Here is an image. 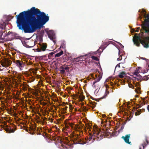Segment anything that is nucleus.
<instances>
[{
    "instance_id": "obj_1",
    "label": "nucleus",
    "mask_w": 149,
    "mask_h": 149,
    "mask_svg": "<svg viewBox=\"0 0 149 149\" xmlns=\"http://www.w3.org/2000/svg\"><path fill=\"white\" fill-rule=\"evenodd\" d=\"M19 29L25 33H31L40 29L49 19L48 16L34 7L24 11L15 16Z\"/></svg>"
},
{
    "instance_id": "obj_2",
    "label": "nucleus",
    "mask_w": 149,
    "mask_h": 149,
    "mask_svg": "<svg viewBox=\"0 0 149 149\" xmlns=\"http://www.w3.org/2000/svg\"><path fill=\"white\" fill-rule=\"evenodd\" d=\"M143 12V16L145 18L144 22H142L141 25L143 30L145 33V36H141L137 35L136 34L134 36V38L133 39V41L134 45L137 47L139 46L140 43H141L144 47L146 48L149 47V15H146V11Z\"/></svg>"
},
{
    "instance_id": "obj_3",
    "label": "nucleus",
    "mask_w": 149,
    "mask_h": 149,
    "mask_svg": "<svg viewBox=\"0 0 149 149\" xmlns=\"http://www.w3.org/2000/svg\"><path fill=\"white\" fill-rule=\"evenodd\" d=\"M47 44L46 43L41 42L38 45V48L36 49L38 52H44L46 50Z\"/></svg>"
},
{
    "instance_id": "obj_4",
    "label": "nucleus",
    "mask_w": 149,
    "mask_h": 149,
    "mask_svg": "<svg viewBox=\"0 0 149 149\" xmlns=\"http://www.w3.org/2000/svg\"><path fill=\"white\" fill-rule=\"evenodd\" d=\"M96 131L95 133H96V139L97 141H99L102 139V132L101 131V129L97 127L96 128Z\"/></svg>"
},
{
    "instance_id": "obj_5",
    "label": "nucleus",
    "mask_w": 149,
    "mask_h": 149,
    "mask_svg": "<svg viewBox=\"0 0 149 149\" xmlns=\"http://www.w3.org/2000/svg\"><path fill=\"white\" fill-rule=\"evenodd\" d=\"M12 61L8 58H5L1 61V64L3 67L6 68L11 64Z\"/></svg>"
},
{
    "instance_id": "obj_6",
    "label": "nucleus",
    "mask_w": 149,
    "mask_h": 149,
    "mask_svg": "<svg viewBox=\"0 0 149 149\" xmlns=\"http://www.w3.org/2000/svg\"><path fill=\"white\" fill-rule=\"evenodd\" d=\"M24 46L27 48H31L35 45V41L33 40H30L22 43Z\"/></svg>"
},
{
    "instance_id": "obj_7",
    "label": "nucleus",
    "mask_w": 149,
    "mask_h": 149,
    "mask_svg": "<svg viewBox=\"0 0 149 149\" xmlns=\"http://www.w3.org/2000/svg\"><path fill=\"white\" fill-rule=\"evenodd\" d=\"M48 37L54 43H55L56 41L55 40V35L53 31L49 30L47 31Z\"/></svg>"
},
{
    "instance_id": "obj_8",
    "label": "nucleus",
    "mask_w": 149,
    "mask_h": 149,
    "mask_svg": "<svg viewBox=\"0 0 149 149\" xmlns=\"http://www.w3.org/2000/svg\"><path fill=\"white\" fill-rule=\"evenodd\" d=\"M73 142V143L74 144H84L85 143L84 140L81 139L78 136H76L74 137Z\"/></svg>"
},
{
    "instance_id": "obj_9",
    "label": "nucleus",
    "mask_w": 149,
    "mask_h": 149,
    "mask_svg": "<svg viewBox=\"0 0 149 149\" xmlns=\"http://www.w3.org/2000/svg\"><path fill=\"white\" fill-rule=\"evenodd\" d=\"M70 68L68 65L65 64L62 65L59 68V70L60 71V73L62 74H64L65 73V70H69Z\"/></svg>"
},
{
    "instance_id": "obj_10",
    "label": "nucleus",
    "mask_w": 149,
    "mask_h": 149,
    "mask_svg": "<svg viewBox=\"0 0 149 149\" xmlns=\"http://www.w3.org/2000/svg\"><path fill=\"white\" fill-rule=\"evenodd\" d=\"M15 63L17 66L21 70H22L24 65V63L23 61L19 60H17L15 61Z\"/></svg>"
},
{
    "instance_id": "obj_11",
    "label": "nucleus",
    "mask_w": 149,
    "mask_h": 149,
    "mask_svg": "<svg viewBox=\"0 0 149 149\" xmlns=\"http://www.w3.org/2000/svg\"><path fill=\"white\" fill-rule=\"evenodd\" d=\"M130 134H128L125 135V136H123L121 138L125 142L129 144H131V142L129 141V139L130 138Z\"/></svg>"
},
{
    "instance_id": "obj_12",
    "label": "nucleus",
    "mask_w": 149,
    "mask_h": 149,
    "mask_svg": "<svg viewBox=\"0 0 149 149\" xmlns=\"http://www.w3.org/2000/svg\"><path fill=\"white\" fill-rule=\"evenodd\" d=\"M91 56V55L90 53L84 55L83 56H79V57H81L80 61H83L86 59V58H89Z\"/></svg>"
},
{
    "instance_id": "obj_13",
    "label": "nucleus",
    "mask_w": 149,
    "mask_h": 149,
    "mask_svg": "<svg viewBox=\"0 0 149 149\" xmlns=\"http://www.w3.org/2000/svg\"><path fill=\"white\" fill-rule=\"evenodd\" d=\"M29 87V85L26 83L22 85V88H23L24 90L25 91H27L28 88Z\"/></svg>"
},
{
    "instance_id": "obj_14",
    "label": "nucleus",
    "mask_w": 149,
    "mask_h": 149,
    "mask_svg": "<svg viewBox=\"0 0 149 149\" xmlns=\"http://www.w3.org/2000/svg\"><path fill=\"white\" fill-rule=\"evenodd\" d=\"M3 33L4 32L2 30L0 31V39L4 40L5 39V34H4L3 36H2Z\"/></svg>"
},
{
    "instance_id": "obj_15",
    "label": "nucleus",
    "mask_w": 149,
    "mask_h": 149,
    "mask_svg": "<svg viewBox=\"0 0 149 149\" xmlns=\"http://www.w3.org/2000/svg\"><path fill=\"white\" fill-rule=\"evenodd\" d=\"M63 53V51H61V52L58 53L55 55V57H59L62 55Z\"/></svg>"
},
{
    "instance_id": "obj_16",
    "label": "nucleus",
    "mask_w": 149,
    "mask_h": 149,
    "mask_svg": "<svg viewBox=\"0 0 149 149\" xmlns=\"http://www.w3.org/2000/svg\"><path fill=\"white\" fill-rule=\"evenodd\" d=\"M81 57H78L77 58H74L73 59V61L74 62H79L80 61L81 59H80V58H81Z\"/></svg>"
},
{
    "instance_id": "obj_17",
    "label": "nucleus",
    "mask_w": 149,
    "mask_h": 149,
    "mask_svg": "<svg viewBox=\"0 0 149 149\" xmlns=\"http://www.w3.org/2000/svg\"><path fill=\"white\" fill-rule=\"evenodd\" d=\"M10 35H11L12 36H14V34L13 33L10 31H9L7 33H5V37L6 36H9Z\"/></svg>"
},
{
    "instance_id": "obj_18",
    "label": "nucleus",
    "mask_w": 149,
    "mask_h": 149,
    "mask_svg": "<svg viewBox=\"0 0 149 149\" xmlns=\"http://www.w3.org/2000/svg\"><path fill=\"white\" fill-rule=\"evenodd\" d=\"M95 103H96L95 102L91 101L90 103L91 104L90 107L93 108H94L95 107Z\"/></svg>"
},
{
    "instance_id": "obj_19",
    "label": "nucleus",
    "mask_w": 149,
    "mask_h": 149,
    "mask_svg": "<svg viewBox=\"0 0 149 149\" xmlns=\"http://www.w3.org/2000/svg\"><path fill=\"white\" fill-rule=\"evenodd\" d=\"M45 34L44 31L43 30H42L40 31L39 33V36L42 37L44 36Z\"/></svg>"
},
{
    "instance_id": "obj_20",
    "label": "nucleus",
    "mask_w": 149,
    "mask_h": 149,
    "mask_svg": "<svg viewBox=\"0 0 149 149\" xmlns=\"http://www.w3.org/2000/svg\"><path fill=\"white\" fill-rule=\"evenodd\" d=\"M6 26V24L3 23V24L0 25V28L1 29H3L5 28Z\"/></svg>"
},
{
    "instance_id": "obj_21",
    "label": "nucleus",
    "mask_w": 149,
    "mask_h": 149,
    "mask_svg": "<svg viewBox=\"0 0 149 149\" xmlns=\"http://www.w3.org/2000/svg\"><path fill=\"white\" fill-rule=\"evenodd\" d=\"M108 132L106 131L105 130H104L103 129V136H104L105 137L106 136L107 137V134Z\"/></svg>"
},
{
    "instance_id": "obj_22",
    "label": "nucleus",
    "mask_w": 149,
    "mask_h": 149,
    "mask_svg": "<svg viewBox=\"0 0 149 149\" xmlns=\"http://www.w3.org/2000/svg\"><path fill=\"white\" fill-rule=\"evenodd\" d=\"M10 127H8V126H7V127L6 128H5V130L8 133H9V131L10 129Z\"/></svg>"
},
{
    "instance_id": "obj_23",
    "label": "nucleus",
    "mask_w": 149,
    "mask_h": 149,
    "mask_svg": "<svg viewBox=\"0 0 149 149\" xmlns=\"http://www.w3.org/2000/svg\"><path fill=\"white\" fill-rule=\"evenodd\" d=\"M101 77H100L97 78L95 79V81L93 82V84H95L97 82L99 81L100 79H101Z\"/></svg>"
},
{
    "instance_id": "obj_24",
    "label": "nucleus",
    "mask_w": 149,
    "mask_h": 149,
    "mask_svg": "<svg viewBox=\"0 0 149 149\" xmlns=\"http://www.w3.org/2000/svg\"><path fill=\"white\" fill-rule=\"evenodd\" d=\"M125 74L124 72H122L120 73L119 76L120 77L122 78L123 77L124 75Z\"/></svg>"
},
{
    "instance_id": "obj_25",
    "label": "nucleus",
    "mask_w": 149,
    "mask_h": 149,
    "mask_svg": "<svg viewBox=\"0 0 149 149\" xmlns=\"http://www.w3.org/2000/svg\"><path fill=\"white\" fill-rule=\"evenodd\" d=\"M109 91H106L104 95L103 96V99L104 98H106V97L107 96V95L109 94Z\"/></svg>"
},
{
    "instance_id": "obj_26",
    "label": "nucleus",
    "mask_w": 149,
    "mask_h": 149,
    "mask_svg": "<svg viewBox=\"0 0 149 149\" xmlns=\"http://www.w3.org/2000/svg\"><path fill=\"white\" fill-rule=\"evenodd\" d=\"M146 142L147 143L146 144V143L145 142H144V143H143L142 144H144V146H146L147 145H148V143H149V142H148V141L147 138V137H146Z\"/></svg>"
},
{
    "instance_id": "obj_27",
    "label": "nucleus",
    "mask_w": 149,
    "mask_h": 149,
    "mask_svg": "<svg viewBox=\"0 0 149 149\" xmlns=\"http://www.w3.org/2000/svg\"><path fill=\"white\" fill-rule=\"evenodd\" d=\"M79 98L80 99L81 101H82L84 100L85 97L83 96L79 95Z\"/></svg>"
},
{
    "instance_id": "obj_28",
    "label": "nucleus",
    "mask_w": 149,
    "mask_h": 149,
    "mask_svg": "<svg viewBox=\"0 0 149 149\" xmlns=\"http://www.w3.org/2000/svg\"><path fill=\"white\" fill-rule=\"evenodd\" d=\"M38 41H39V43H40L41 42H42V41H43L42 37L39 36Z\"/></svg>"
},
{
    "instance_id": "obj_29",
    "label": "nucleus",
    "mask_w": 149,
    "mask_h": 149,
    "mask_svg": "<svg viewBox=\"0 0 149 149\" xmlns=\"http://www.w3.org/2000/svg\"><path fill=\"white\" fill-rule=\"evenodd\" d=\"M91 58L93 60L95 61H97L98 60V58L96 56H93L91 57Z\"/></svg>"
},
{
    "instance_id": "obj_30",
    "label": "nucleus",
    "mask_w": 149,
    "mask_h": 149,
    "mask_svg": "<svg viewBox=\"0 0 149 149\" xmlns=\"http://www.w3.org/2000/svg\"><path fill=\"white\" fill-rule=\"evenodd\" d=\"M134 75L137 77L139 76V74L137 71H135L134 72Z\"/></svg>"
},
{
    "instance_id": "obj_31",
    "label": "nucleus",
    "mask_w": 149,
    "mask_h": 149,
    "mask_svg": "<svg viewBox=\"0 0 149 149\" xmlns=\"http://www.w3.org/2000/svg\"><path fill=\"white\" fill-rule=\"evenodd\" d=\"M55 52H52L51 53H49V55H48V57H49V56H52L54 54Z\"/></svg>"
},
{
    "instance_id": "obj_32",
    "label": "nucleus",
    "mask_w": 149,
    "mask_h": 149,
    "mask_svg": "<svg viewBox=\"0 0 149 149\" xmlns=\"http://www.w3.org/2000/svg\"><path fill=\"white\" fill-rule=\"evenodd\" d=\"M15 131V130H14L13 129H11V127H10V131H9V133H13Z\"/></svg>"
},
{
    "instance_id": "obj_33",
    "label": "nucleus",
    "mask_w": 149,
    "mask_h": 149,
    "mask_svg": "<svg viewBox=\"0 0 149 149\" xmlns=\"http://www.w3.org/2000/svg\"><path fill=\"white\" fill-rule=\"evenodd\" d=\"M123 64V63H119V64H118L116 66V67H115V70H116V68H117V67H118V68H120V64Z\"/></svg>"
},
{
    "instance_id": "obj_34",
    "label": "nucleus",
    "mask_w": 149,
    "mask_h": 149,
    "mask_svg": "<svg viewBox=\"0 0 149 149\" xmlns=\"http://www.w3.org/2000/svg\"><path fill=\"white\" fill-rule=\"evenodd\" d=\"M30 130L33 131H35L36 130V129L35 128H33V127H31L30 128Z\"/></svg>"
},
{
    "instance_id": "obj_35",
    "label": "nucleus",
    "mask_w": 149,
    "mask_h": 149,
    "mask_svg": "<svg viewBox=\"0 0 149 149\" xmlns=\"http://www.w3.org/2000/svg\"><path fill=\"white\" fill-rule=\"evenodd\" d=\"M122 59V56H120L117 59V60L118 61H120Z\"/></svg>"
},
{
    "instance_id": "obj_36",
    "label": "nucleus",
    "mask_w": 149,
    "mask_h": 149,
    "mask_svg": "<svg viewBox=\"0 0 149 149\" xmlns=\"http://www.w3.org/2000/svg\"><path fill=\"white\" fill-rule=\"evenodd\" d=\"M118 44L120 46L121 48H123L124 47V46L122 45L119 42H118Z\"/></svg>"
},
{
    "instance_id": "obj_37",
    "label": "nucleus",
    "mask_w": 149,
    "mask_h": 149,
    "mask_svg": "<svg viewBox=\"0 0 149 149\" xmlns=\"http://www.w3.org/2000/svg\"><path fill=\"white\" fill-rule=\"evenodd\" d=\"M92 139V136H89V139L90 141L91 140V139Z\"/></svg>"
},
{
    "instance_id": "obj_38",
    "label": "nucleus",
    "mask_w": 149,
    "mask_h": 149,
    "mask_svg": "<svg viewBox=\"0 0 149 149\" xmlns=\"http://www.w3.org/2000/svg\"><path fill=\"white\" fill-rule=\"evenodd\" d=\"M141 146H143V149H144L145 147V146H144V144H142Z\"/></svg>"
},
{
    "instance_id": "obj_39",
    "label": "nucleus",
    "mask_w": 149,
    "mask_h": 149,
    "mask_svg": "<svg viewBox=\"0 0 149 149\" xmlns=\"http://www.w3.org/2000/svg\"><path fill=\"white\" fill-rule=\"evenodd\" d=\"M147 109L148 110V111L149 112V105H148L147 107Z\"/></svg>"
},
{
    "instance_id": "obj_40",
    "label": "nucleus",
    "mask_w": 149,
    "mask_h": 149,
    "mask_svg": "<svg viewBox=\"0 0 149 149\" xmlns=\"http://www.w3.org/2000/svg\"><path fill=\"white\" fill-rule=\"evenodd\" d=\"M124 127L123 126H122L121 127V129L123 130L124 128Z\"/></svg>"
},
{
    "instance_id": "obj_41",
    "label": "nucleus",
    "mask_w": 149,
    "mask_h": 149,
    "mask_svg": "<svg viewBox=\"0 0 149 149\" xmlns=\"http://www.w3.org/2000/svg\"><path fill=\"white\" fill-rule=\"evenodd\" d=\"M68 107L66 106L65 108H64V109L65 110H66L67 109V108Z\"/></svg>"
},
{
    "instance_id": "obj_42",
    "label": "nucleus",
    "mask_w": 149,
    "mask_h": 149,
    "mask_svg": "<svg viewBox=\"0 0 149 149\" xmlns=\"http://www.w3.org/2000/svg\"><path fill=\"white\" fill-rule=\"evenodd\" d=\"M10 16L11 17L12 19L14 17V16H12L11 15H10Z\"/></svg>"
},
{
    "instance_id": "obj_43",
    "label": "nucleus",
    "mask_w": 149,
    "mask_h": 149,
    "mask_svg": "<svg viewBox=\"0 0 149 149\" xmlns=\"http://www.w3.org/2000/svg\"><path fill=\"white\" fill-rule=\"evenodd\" d=\"M103 118L105 116V115L104 114H103Z\"/></svg>"
},
{
    "instance_id": "obj_44",
    "label": "nucleus",
    "mask_w": 149,
    "mask_h": 149,
    "mask_svg": "<svg viewBox=\"0 0 149 149\" xmlns=\"http://www.w3.org/2000/svg\"><path fill=\"white\" fill-rule=\"evenodd\" d=\"M101 124H102V120H101Z\"/></svg>"
},
{
    "instance_id": "obj_45",
    "label": "nucleus",
    "mask_w": 149,
    "mask_h": 149,
    "mask_svg": "<svg viewBox=\"0 0 149 149\" xmlns=\"http://www.w3.org/2000/svg\"><path fill=\"white\" fill-rule=\"evenodd\" d=\"M82 127H83V126H82L81 127H80L79 128L80 129H81Z\"/></svg>"
},
{
    "instance_id": "obj_46",
    "label": "nucleus",
    "mask_w": 149,
    "mask_h": 149,
    "mask_svg": "<svg viewBox=\"0 0 149 149\" xmlns=\"http://www.w3.org/2000/svg\"><path fill=\"white\" fill-rule=\"evenodd\" d=\"M81 105H84V103L82 102V103H81Z\"/></svg>"
},
{
    "instance_id": "obj_47",
    "label": "nucleus",
    "mask_w": 149,
    "mask_h": 149,
    "mask_svg": "<svg viewBox=\"0 0 149 149\" xmlns=\"http://www.w3.org/2000/svg\"><path fill=\"white\" fill-rule=\"evenodd\" d=\"M32 64V63L31 62H30L29 64L31 65V64Z\"/></svg>"
},
{
    "instance_id": "obj_48",
    "label": "nucleus",
    "mask_w": 149,
    "mask_h": 149,
    "mask_svg": "<svg viewBox=\"0 0 149 149\" xmlns=\"http://www.w3.org/2000/svg\"><path fill=\"white\" fill-rule=\"evenodd\" d=\"M102 46L101 45V47H100V49H101V47H102Z\"/></svg>"
},
{
    "instance_id": "obj_49",
    "label": "nucleus",
    "mask_w": 149,
    "mask_h": 149,
    "mask_svg": "<svg viewBox=\"0 0 149 149\" xmlns=\"http://www.w3.org/2000/svg\"><path fill=\"white\" fill-rule=\"evenodd\" d=\"M103 123L104 122H105V121H106V120H105V121H104V120L103 119Z\"/></svg>"
},
{
    "instance_id": "obj_50",
    "label": "nucleus",
    "mask_w": 149,
    "mask_h": 149,
    "mask_svg": "<svg viewBox=\"0 0 149 149\" xmlns=\"http://www.w3.org/2000/svg\"><path fill=\"white\" fill-rule=\"evenodd\" d=\"M139 149H142L141 147L140 146L139 147Z\"/></svg>"
},
{
    "instance_id": "obj_51",
    "label": "nucleus",
    "mask_w": 149,
    "mask_h": 149,
    "mask_svg": "<svg viewBox=\"0 0 149 149\" xmlns=\"http://www.w3.org/2000/svg\"><path fill=\"white\" fill-rule=\"evenodd\" d=\"M16 12H15V13H14V14L15 15H16Z\"/></svg>"
},
{
    "instance_id": "obj_52",
    "label": "nucleus",
    "mask_w": 149,
    "mask_h": 149,
    "mask_svg": "<svg viewBox=\"0 0 149 149\" xmlns=\"http://www.w3.org/2000/svg\"><path fill=\"white\" fill-rule=\"evenodd\" d=\"M102 98V97H101L100 98V99H101Z\"/></svg>"
},
{
    "instance_id": "obj_53",
    "label": "nucleus",
    "mask_w": 149,
    "mask_h": 149,
    "mask_svg": "<svg viewBox=\"0 0 149 149\" xmlns=\"http://www.w3.org/2000/svg\"><path fill=\"white\" fill-rule=\"evenodd\" d=\"M84 109H85V108H86V107H84Z\"/></svg>"
},
{
    "instance_id": "obj_54",
    "label": "nucleus",
    "mask_w": 149,
    "mask_h": 149,
    "mask_svg": "<svg viewBox=\"0 0 149 149\" xmlns=\"http://www.w3.org/2000/svg\"><path fill=\"white\" fill-rule=\"evenodd\" d=\"M138 31H136V32H137Z\"/></svg>"
},
{
    "instance_id": "obj_55",
    "label": "nucleus",
    "mask_w": 149,
    "mask_h": 149,
    "mask_svg": "<svg viewBox=\"0 0 149 149\" xmlns=\"http://www.w3.org/2000/svg\"><path fill=\"white\" fill-rule=\"evenodd\" d=\"M136 93H138V92H137L136 91Z\"/></svg>"
},
{
    "instance_id": "obj_56",
    "label": "nucleus",
    "mask_w": 149,
    "mask_h": 149,
    "mask_svg": "<svg viewBox=\"0 0 149 149\" xmlns=\"http://www.w3.org/2000/svg\"><path fill=\"white\" fill-rule=\"evenodd\" d=\"M31 134H33V133H32V134L31 133H30Z\"/></svg>"
},
{
    "instance_id": "obj_57",
    "label": "nucleus",
    "mask_w": 149,
    "mask_h": 149,
    "mask_svg": "<svg viewBox=\"0 0 149 149\" xmlns=\"http://www.w3.org/2000/svg\"><path fill=\"white\" fill-rule=\"evenodd\" d=\"M123 68H124V67L123 66Z\"/></svg>"
},
{
    "instance_id": "obj_58",
    "label": "nucleus",
    "mask_w": 149,
    "mask_h": 149,
    "mask_svg": "<svg viewBox=\"0 0 149 149\" xmlns=\"http://www.w3.org/2000/svg\"><path fill=\"white\" fill-rule=\"evenodd\" d=\"M62 47V45L61 46V47Z\"/></svg>"
},
{
    "instance_id": "obj_59",
    "label": "nucleus",
    "mask_w": 149,
    "mask_h": 149,
    "mask_svg": "<svg viewBox=\"0 0 149 149\" xmlns=\"http://www.w3.org/2000/svg\"><path fill=\"white\" fill-rule=\"evenodd\" d=\"M101 52H102V50Z\"/></svg>"
},
{
    "instance_id": "obj_60",
    "label": "nucleus",
    "mask_w": 149,
    "mask_h": 149,
    "mask_svg": "<svg viewBox=\"0 0 149 149\" xmlns=\"http://www.w3.org/2000/svg\"><path fill=\"white\" fill-rule=\"evenodd\" d=\"M104 49L103 48V50H104Z\"/></svg>"
}]
</instances>
